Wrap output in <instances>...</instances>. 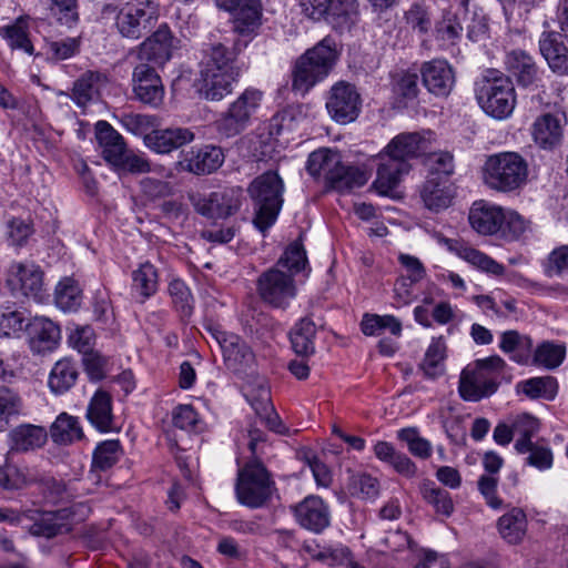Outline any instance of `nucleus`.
Returning <instances> with one entry per match:
<instances>
[{"instance_id": "5fc2aeb1", "label": "nucleus", "mask_w": 568, "mask_h": 568, "mask_svg": "<svg viewBox=\"0 0 568 568\" xmlns=\"http://www.w3.org/2000/svg\"><path fill=\"white\" fill-rule=\"evenodd\" d=\"M397 438L407 445L408 452L419 458L428 459L433 454L430 442L419 435L416 427H406L397 432Z\"/></svg>"}, {"instance_id": "338daca9", "label": "nucleus", "mask_w": 568, "mask_h": 568, "mask_svg": "<svg viewBox=\"0 0 568 568\" xmlns=\"http://www.w3.org/2000/svg\"><path fill=\"white\" fill-rule=\"evenodd\" d=\"M406 23L419 33H427L432 27V17L428 9L420 4L414 3L405 12Z\"/></svg>"}, {"instance_id": "c85d7f7f", "label": "nucleus", "mask_w": 568, "mask_h": 568, "mask_svg": "<svg viewBox=\"0 0 568 568\" xmlns=\"http://www.w3.org/2000/svg\"><path fill=\"white\" fill-rule=\"evenodd\" d=\"M95 136L102 148L103 159L116 168L126 154L125 142L122 135L106 121H99L95 125Z\"/></svg>"}, {"instance_id": "ea45409f", "label": "nucleus", "mask_w": 568, "mask_h": 568, "mask_svg": "<svg viewBox=\"0 0 568 568\" xmlns=\"http://www.w3.org/2000/svg\"><path fill=\"white\" fill-rule=\"evenodd\" d=\"M368 179L369 175L364 169L342 163L327 187L339 193L351 192L365 185Z\"/></svg>"}, {"instance_id": "dca6fc26", "label": "nucleus", "mask_w": 568, "mask_h": 568, "mask_svg": "<svg viewBox=\"0 0 568 568\" xmlns=\"http://www.w3.org/2000/svg\"><path fill=\"white\" fill-rule=\"evenodd\" d=\"M132 87L135 98L152 108H158L164 98V88L154 67L141 61L132 73Z\"/></svg>"}, {"instance_id": "a18cd8bd", "label": "nucleus", "mask_w": 568, "mask_h": 568, "mask_svg": "<svg viewBox=\"0 0 568 568\" xmlns=\"http://www.w3.org/2000/svg\"><path fill=\"white\" fill-rule=\"evenodd\" d=\"M158 284V271L154 265L149 262L141 264L140 267L132 273V291L138 294L141 303L155 294Z\"/></svg>"}, {"instance_id": "a878e982", "label": "nucleus", "mask_w": 568, "mask_h": 568, "mask_svg": "<svg viewBox=\"0 0 568 568\" xmlns=\"http://www.w3.org/2000/svg\"><path fill=\"white\" fill-rule=\"evenodd\" d=\"M324 21L334 31H351L359 21L358 0H329Z\"/></svg>"}, {"instance_id": "e433bc0d", "label": "nucleus", "mask_w": 568, "mask_h": 568, "mask_svg": "<svg viewBox=\"0 0 568 568\" xmlns=\"http://www.w3.org/2000/svg\"><path fill=\"white\" fill-rule=\"evenodd\" d=\"M498 531L508 544L517 545L527 532V517L523 509L514 507L504 514L497 523Z\"/></svg>"}, {"instance_id": "7ed1b4c3", "label": "nucleus", "mask_w": 568, "mask_h": 568, "mask_svg": "<svg viewBox=\"0 0 568 568\" xmlns=\"http://www.w3.org/2000/svg\"><path fill=\"white\" fill-rule=\"evenodd\" d=\"M241 51L236 42L232 49L222 43L213 44L201 64L197 88L200 94L209 101H221L233 91L241 70L236 64Z\"/></svg>"}, {"instance_id": "7c9ffc66", "label": "nucleus", "mask_w": 568, "mask_h": 568, "mask_svg": "<svg viewBox=\"0 0 568 568\" xmlns=\"http://www.w3.org/2000/svg\"><path fill=\"white\" fill-rule=\"evenodd\" d=\"M505 64L519 85L527 88L537 82L538 67L527 52L523 50L510 51L506 55Z\"/></svg>"}, {"instance_id": "c03bdc74", "label": "nucleus", "mask_w": 568, "mask_h": 568, "mask_svg": "<svg viewBox=\"0 0 568 568\" xmlns=\"http://www.w3.org/2000/svg\"><path fill=\"white\" fill-rule=\"evenodd\" d=\"M50 436L57 444L68 445L83 437L79 419L67 413H61L51 425Z\"/></svg>"}, {"instance_id": "09e8293b", "label": "nucleus", "mask_w": 568, "mask_h": 568, "mask_svg": "<svg viewBox=\"0 0 568 568\" xmlns=\"http://www.w3.org/2000/svg\"><path fill=\"white\" fill-rule=\"evenodd\" d=\"M54 301L62 311H77L82 303L79 284L70 277L61 280L55 287Z\"/></svg>"}, {"instance_id": "a211bd4d", "label": "nucleus", "mask_w": 568, "mask_h": 568, "mask_svg": "<svg viewBox=\"0 0 568 568\" xmlns=\"http://www.w3.org/2000/svg\"><path fill=\"white\" fill-rule=\"evenodd\" d=\"M326 108L336 122L349 123L358 115L359 94L353 85L339 82L331 89Z\"/></svg>"}, {"instance_id": "39448f33", "label": "nucleus", "mask_w": 568, "mask_h": 568, "mask_svg": "<svg viewBox=\"0 0 568 568\" xmlns=\"http://www.w3.org/2000/svg\"><path fill=\"white\" fill-rule=\"evenodd\" d=\"M337 58L335 40L329 36L325 37L297 59L293 71V90L302 94L308 92L329 74Z\"/></svg>"}, {"instance_id": "f8f14e48", "label": "nucleus", "mask_w": 568, "mask_h": 568, "mask_svg": "<svg viewBox=\"0 0 568 568\" xmlns=\"http://www.w3.org/2000/svg\"><path fill=\"white\" fill-rule=\"evenodd\" d=\"M206 331L221 348L227 368L233 372H243L253 364V352L237 335L224 332L214 325L206 326Z\"/></svg>"}, {"instance_id": "b1692460", "label": "nucleus", "mask_w": 568, "mask_h": 568, "mask_svg": "<svg viewBox=\"0 0 568 568\" xmlns=\"http://www.w3.org/2000/svg\"><path fill=\"white\" fill-rule=\"evenodd\" d=\"M504 210L486 201H476L470 207L468 220L471 227L479 234L493 235L503 225Z\"/></svg>"}, {"instance_id": "de8ad7c7", "label": "nucleus", "mask_w": 568, "mask_h": 568, "mask_svg": "<svg viewBox=\"0 0 568 568\" xmlns=\"http://www.w3.org/2000/svg\"><path fill=\"white\" fill-rule=\"evenodd\" d=\"M446 357V344L443 337L433 338L419 367L428 378H436L444 374V359Z\"/></svg>"}, {"instance_id": "6e6d98bb", "label": "nucleus", "mask_w": 568, "mask_h": 568, "mask_svg": "<svg viewBox=\"0 0 568 568\" xmlns=\"http://www.w3.org/2000/svg\"><path fill=\"white\" fill-rule=\"evenodd\" d=\"M0 36L8 41L11 49L22 50L30 55L34 53L33 44L28 37L27 27L21 19L13 24L0 28Z\"/></svg>"}, {"instance_id": "1a4fd4ad", "label": "nucleus", "mask_w": 568, "mask_h": 568, "mask_svg": "<svg viewBox=\"0 0 568 568\" xmlns=\"http://www.w3.org/2000/svg\"><path fill=\"white\" fill-rule=\"evenodd\" d=\"M274 490L271 473L255 456L239 469L235 495L241 505L251 509L261 508L271 499Z\"/></svg>"}, {"instance_id": "ddd939ff", "label": "nucleus", "mask_w": 568, "mask_h": 568, "mask_svg": "<svg viewBox=\"0 0 568 568\" xmlns=\"http://www.w3.org/2000/svg\"><path fill=\"white\" fill-rule=\"evenodd\" d=\"M21 517L32 521L29 532L38 537L53 538L69 532L72 528V514L67 508L55 511L28 509L21 514Z\"/></svg>"}, {"instance_id": "f257e3e1", "label": "nucleus", "mask_w": 568, "mask_h": 568, "mask_svg": "<svg viewBox=\"0 0 568 568\" xmlns=\"http://www.w3.org/2000/svg\"><path fill=\"white\" fill-rule=\"evenodd\" d=\"M429 139L418 132L400 133L393 138L377 155V175L372 187L381 195H388L408 174L410 160L426 153Z\"/></svg>"}, {"instance_id": "864d4df0", "label": "nucleus", "mask_w": 568, "mask_h": 568, "mask_svg": "<svg viewBox=\"0 0 568 568\" xmlns=\"http://www.w3.org/2000/svg\"><path fill=\"white\" fill-rule=\"evenodd\" d=\"M523 393L531 398H544L551 400L558 392V384L552 376H541L529 378L521 384Z\"/></svg>"}, {"instance_id": "774afa93", "label": "nucleus", "mask_w": 568, "mask_h": 568, "mask_svg": "<svg viewBox=\"0 0 568 568\" xmlns=\"http://www.w3.org/2000/svg\"><path fill=\"white\" fill-rule=\"evenodd\" d=\"M28 484L22 469L13 464L6 463L0 466V487L7 490L21 489Z\"/></svg>"}, {"instance_id": "9d476101", "label": "nucleus", "mask_w": 568, "mask_h": 568, "mask_svg": "<svg viewBox=\"0 0 568 568\" xmlns=\"http://www.w3.org/2000/svg\"><path fill=\"white\" fill-rule=\"evenodd\" d=\"M262 98V91L254 88L245 89L214 122L216 132L226 139L241 134L251 124Z\"/></svg>"}, {"instance_id": "bb28decb", "label": "nucleus", "mask_w": 568, "mask_h": 568, "mask_svg": "<svg viewBox=\"0 0 568 568\" xmlns=\"http://www.w3.org/2000/svg\"><path fill=\"white\" fill-rule=\"evenodd\" d=\"M444 242L449 251L454 252L458 257L463 258L474 267L496 276L504 274L505 266L493 260L487 254L458 240L445 239Z\"/></svg>"}, {"instance_id": "bf43d9fd", "label": "nucleus", "mask_w": 568, "mask_h": 568, "mask_svg": "<svg viewBox=\"0 0 568 568\" xmlns=\"http://www.w3.org/2000/svg\"><path fill=\"white\" fill-rule=\"evenodd\" d=\"M528 456L526 463L539 470L551 468L554 463V455L551 448L545 440L532 442L527 445Z\"/></svg>"}, {"instance_id": "052dcab7", "label": "nucleus", "mask_w": 568, "mask_h": 568, "mask_svg": "<svg viewBox=\"0 0 568 568\" xmlns=\"http://www.w3.org/2000/svg\"><path fill=\"white\" fill-rule=\"evenodd\" d=\"M50 10L59 23L68 28L79 21L78 0H50Z\"/></svg>"}, {"instance_id": "2eb2a0df", "label": "nucleus", "mask_w": 568, "mask_h": 568, "mask_svg": "<svg viewBox=\"0 0 568 568\" xmlns=\"http://www.w3.org/2000/svg\"><path fill=\"white\" fill-rule=\"evenodd\" d=\"M179 40L173 36L166 23L149 36L136 48V57L140 61L152 62L156 65H164L178 48Z\"/></svg>"}, {"instance_id": "a19ab883", "label": "nucleus", "mask_w": 568, "mask_h": 568, "mask_svg": "<svg viewBox=\"0 0 568 568\" xmlns=\"http://www.w3.org/2000/svg\"><path fill=\"white\" fill-rule=\"evenodd\" d=\"M315 323L310 317L301 318L290 332L293 351L300 356H310L315 352Z\"/></svg>"}, {"instance_id": "412c9836", "label": "nucleus", "mask_w": 568, "mask_h": 568, "mask_svg": "<svg viewBox=\"0 0 568 568\" xmlns=\"http://www.w3.org/2000/svg\"><path fill=\"white\" fill-rule=\"evenodd\" d=\"M30 349L33 354L43 355L53 352L61 339L58 324L48 317H34L27 324Z\"/></svg>"}, {"instance_id": "aec40b11", "label": "nucleus", "mask_w": 568, "mask_h": 568, "mask_svg": "<svg viewBox=\"0 0 568 568\" xmlns=\"http://www.w3.org/2000/svg\"><path fill=\"white\" fill-rule=\"evenodd\" d=\"M564 119L559 114L546 112L535 119L530 134L535 144L544 151H554L564 140Z\"/></svg>"}, {"instance_id": "4c0bfd02", "label": "nucleus", "mask_w": 568, "mask_h": 568, "mask_svg": "<svg viewBox=\"0 0 568 568\" xmlns=\"http://www.w3.org/2000/svg\"><path fill=\"white\" fill-rule=\"evenodd\" d=\"M532 339L510 329L501 334L499 347L504 353L510 354V358L518 364H528L532 354Z\"/></svg>"}, {"instance_id": "c756f323", "label": "nucleus", "mask_w": 568, "mask_h": 568, "mask_svg": "<svg viewBox=\"0 0 568 568\" xmlns=\"http://www.w3.org/2000/svg\"><path fill=\"white\" fill-rule=\"evenodd\" d=\"M87 418L92 426L102 433L115 429L112 397L108 392L99 389L94 393L87 408Z\"/></svg>"}, {"instance_id": "9b49d317", "label": "nucleus", "mask_w": 568, "mask_h": 568, "mask_svg": "<svg viewBox=\"0 0 568 568\" xmlns=\"http://www.w3.org/2000/svg\"><path fill=\"white\" fill-rule=\"evenodd\" d=\"M243 193L241 186H226L207 195L190 193L189 200L199 214L209 219H226L240 210Z\"/></svg>"}, {"instance_id": "69168bd1", "label": "nucleus", "mask_w": 568, "mask_h": 568, "mask_svg": "<svg viewBox=\"0 0 568 568\" xmlns=\"http://www.w3.org/2000/svg\"><path fill=\"white\" fill-rule=\"evenodd\" d=\"M69 345L82 355L93 351L95 334L91 326H78L68 337Z\"/></svg>"}, {"instance_id": "680f3d73", "label": "nucleus", "mask_w": 568, "mask_h": 568, "mask_svg": "<svg viewBox=\"0 0 568 568\" xmlns=\"http://www.w3.org/2000/svg\"><path fill=\"white\" fill-rule=\"evenodd\" d=\"M393 90L405 99H415L419 92L418 75L414 72L399 71L392 75Z\"/></svg>"}, {"instance_id": "5701e85b", "label": "nucleus", "mask_w": 568, "mask_h": 568, "mask_svg": "<svg viewBox=\"0 0 568 568\" xmlns=\"http://www.w3.org/2000/svg\"><path fill=\"white\" fill-rule=\"evenodd\" d=\"M297 523L315 534L329 526L331 516L327 505L318 496H308L294 507Z\"/></svg>"}, {"instance_id": "f03ea898", "label": "nucleus", "mask_w": 568, "mask_h": 568, "mask_svg": "<svg viewBox=\"0 0 568 568\" xmlns=\"http://www.w3.org/2000/svg\"><path fill=\"white\" fill-rule=\"evenodd\" d=\"M307 265L306 252L298 242L290 244L276 264L256 281L261 300L275 308H286L297 294L295 275Z\"/></svg>"}, {"instance_id": "4468645a", "label": "nucleus", "mask_w": 568, "mask_h": 568, "mask_svg": "<svg viewBox=\"0 0 568 568\" xmlns=\"http://www.w3.org/2000/svg\"><path fill=\"white\" fill-rule=\"evenodd\" d=\"M226 11H236L234 31L244 38H253L262 24L261 0H215Z\"/></svg>"}, {"instance_id": "f3484780", "label": "nucleus", "mask_w": 568, "mask_h": 568, "mask_svg": "<svg viewBox=\"0 0 568 568\" xmlns=\"http://www.w3.org/2000/svg\"><path fill=\"white\" fill-rule=\"evenodd\" d=\"M422 82L429 93L446 98L456 83V72L445 59H433L420 67Z\"/></svg>"}, {"instance_id": "3c124183", "label": "nucleus", "mask_w": 568, "mask_h": 568, "mask_svg": "<svg viewBox=\"0 0 568 568\" xmlns=\"http://www.w3.org/2000/svg\"><path fill=\"white\" fill-rule=\"evenodd\" d=\"M514 435L519 438L515 443V449L518 454L527 453V445L532 443V436L539 430V422L530 414H520L511 423Z\"/></svg>"}, {"instance_id": "37998d69", "label": "nucleus", "mask_w": 568, "mask_h": 568, "mask_svg": "<svg viewBox=\"0 0 568 568\" xmlns=\"http://www.w3.org/2000/svg\"><path fill=\"white\" fill-rule=\"evenodd\" d=\"M466 0H459L456 10H454V6L444 9L442 20L436 24L437 36L442 40L454 43L460 38L463 32L460 14H465V10L462 8Z\"/></svg>"}, {"instance_id": "2f4dec72", "label": "nucleus", "mask_w": 568, "mask_h": 568, "mask_svg": "<svg viewBox=\"0 0 568 568\" xmlns=\"http://www.w3.org/2000/svg\"><path fill=\"white\" fill-rule=\"evenodd\" d=\"M374 454L381 462L388 464L397 474L406 478H414L417 475V465L388 442H377L374 446Z\"/></svg>"}, {"instance_id": "79ce46f5", "label": "nucleus", "mask_w": 568, "mask_h": 568, "mask_svg": "<svg viewBox=\"0 0 568 568\" xmlns=\"http://www.w3.org/2000/svg\"><path fill=\"white\" fill-rule=\"evenodd\" d=\"M423 500L432 506L436 514L449 517L454 511V503L450 494L438 487L434 481L424 479L419 485Z\"/></svg>"}, {"instance_id": "4be33fe9", "label": "nucleus", "mask_w": 568, "mask_h": 568, "mask_svg": "<svg viewBox=\"0 0 568 568\" xmlns=\"http://www.w3.org/2000/svg\"><path fill=\"white\" fill-rule=\"evenodd\" d=\"M224 162V153L220 146L203 145L200 148H192L183 154L179 166L181 170L196 174L204 175L215 172Z\"/></svg>"}, {"instance_id": "72a5a7b5", "label": "nucleus", "mask_w": 568, "mask_h": 568, "mask_svg": "<svg viewBox=\"0 0 568 568\" xmlns=\"http://www.w3.org/2000/svg\"><path fill=\"white\" fill-rule=\"evenodd\" d=\"M48 439L47 430L41 426L20 425L10 433V448L14 452H29L42 447Z\"/></svg>"}, {"instance_id": "393cba45", "label": "nucleus", "mask_w": 568, "mask_h": 568, "mask_svg": "<svg viewBox=\"0 0 568 568\" xmlns=\"http://www.w3.org/2000/svg\"><path fill=\"white\" fill-rule=\"evenodd\" d=\"M193 140L194 133L186 128L152 130L144 138L146 146L161 154L170 153Z\"/></svg>"}, {"instance_id": "f704fd0d", "label": "nucleus", "mask_w": 568, "mask_h": 568, "mask_svg": "<svg viewBox=\"0 0 568 568\" xmlns=\"http://www.w3.org/2000/svg\"><path fill=\"white\" fill-rule=\"evenodd\" d=\"M420 197L430 211L438 212L447 209L453 199L448 180L428 178L422 187Z\"/></svg>"}, {"instance_id": "20e7f679", "label": "nucleus", "mask_w": 568, "mask_h": 568, "mask_svg": "<svg viewBox=\"0 0 568 568\" xmlns=\"http://www.w3.org/2000/svg\"><path fill=\"white\" fill-rule=\"evenodd\" d=\"M102 17L114 18L115 29L122 38L139 40L158 23L160 4L156 0H129L121 6L106 3Z\"/></svg>"}, {"instance_id": "6e6552de", "label": "nucleus", "mask_w": 568, "mask_h": 568, "mask_svg": "<svg viewBox=\"0 0 568 568\" xmlns=\"http://www.w3.org/2000/svg\"><path fill=\"white\" fill-rule=\"evenodd\" d=\"M528 179L527 161L516 152H501L488 156L484 166V181L498 192H514Z\"/></svg>"}, {"instance_id": "13d9d810", "label": "nucleus", "mask_w": 568, "mask_h": 568, "mask_svg": "<svg viewBox=\"0 0 568 568\" xmlns=\"http://www.w3.org/2000/svg\"><path fill=\"white\" fill-rule=\"evenodd\" d=\"M172 303L182 317H189L193 312V296L190 288L181 280H173L169 284Z\"/></svg>"}, {"instance_id": "603ef678", "label": "nucleus", "mask_w": 568, "mask_h": 568, "mask_svg": "<svg viewBox=\"0 0 568 568\" xmlns=\"http://www.w3.org/2000/svg\"><path fill=\"white\" fill-rule=\"evenodd\" d=\"M101 79V74L94 71H87L79 77L72 88V100L79 106H85L90 101L93 100L98 92L97 84Z\"/></svg>"}, {"instance_id": "0eeeda50", "label": "nucleus", "mask_w": 568, "mask_h": 568, "mask_svg": "<svg viewBox=\"0 0 568 568\" xmlns=\"http://www.w3.org/2000/svg\"><path fill=\"white\" fill-rule=\"evenodd\" d=\"M284 183L274 171L256 176L248 185L247 193L254 206L253 223L265 233L276 221L283 205Z\"/></svg>"}, {"instance_id": "49530a36", "label": "nucleus", "mask_w": 568, "mask_h": 568, "mask_svg": "<svg viewBox=\"0 0 568 568\" xmlns=\"http://www.w3.org/2000/svg\"><path fill=\"white\" fill-rule=\"evenodd\" d=\"M361 329L366 336L379 335L387 329L392 335H402V322L394 315L364 314L361 322Z\"/></svg>"}, {"instance_id": "473e14b6", "label": "nucleus", "mask_w": 568, "mask_h": 568, "mask_svg": "<svg viewBox=\"0 0 568 568\" xmlns=\"http://www.w3.org/2000/svg\"><path fill=\"white\" fill-rule=\"evenodd\" d=\"M342 163V156L337 151L318 149L308 155L306 170L312 176H323L327 185Z\"/></svg>"}, {"instance_id": "0e129e2a", "label": "nucleus", "mask_w": 568, "mask_h": 568, "mask_svg": "<svg viewBox=\"0 0 568 568\" xmlns=\"http://www.w3.org/2000/svg\"><path fill=\"white\" fill-rule=\"evenodd\" d=\"M418 282L399 275L393 287V298L396 307L409 305L417 297L416 285Z\"/></svg>"}, {"instance_id": "8fccbe9b", "label": "nucleus", "mask_w": 568, "mask_h": 568, "mask_svg": "<svg viewBox=\"0 0 568 568\" xmlns=\"http://www.w3.org/2000/svg\"><path fill=\"white\" fill-rule=\"evenodd\" d=\"M566 347L552 342H542L531 354V363L547 369L557 368L565 359Z\"/></svg>"}, {"instance_id": "4d7b16f0", "label": "nucleus", "mask_w": 568, "mask_h": 568, "mask_svg": "<svg viewBox=\"0 0 568 568\" xmlns=\"http://www.w3.org/2000/svg\"><path fill=\"white\" fill-rule=\"evenodd\" d=\"M121 454L119 440L102 442L93 453L92 466L99 470H106L118 463Z\"/></svg>"}, {"instance_id": "423d86ee", "label": "nucleus", "mask_w": 568, "mask_h": 568, "mask_svg": "<svg viewBox=\"0 0 568 568\" xmlns=\"http://www.w3.org/2000/svg\"><path fill=\"white\" fill-rule=\"evenodd\" d=\"M475 95L485 113L495 119L508 118L516 105L510 77L497 69H487L475 82Z\"/></svg>"}, {"instance_id": "cd10ccee", "label": "nucleus", "mask_w": 568, "mask_h": 568, "mask_svg": "<svg viewBox=\"0 0 568 568\" xmlns=\"http://www.w3.org/2000/svg\"><path fill=\"white\" fill-rule=\"evenodd\" d=\"M539 50L552 72L568 75V48L556 32H544L539 40Z\"/></svg>"}, {"instance_id": "58836bf2", "label": "nucleus", "mask_w": 568, "mask_h": 568, "mask_svg": "<svg viewBox=\"0 0 568 568\" xmlns=\"http://www.w3.org/2000/svg\"><path fill=\"white\" fill-rule=\"evenodd\" d=\"M11 274L20 284L23 295L40 298L43 290V273L33 264L12 265Z\"/></svg>"}, {"instance_id": "c9c22d12", "label": "nucleus", "mask_w": 568, "mask_h": 568, "mask_svg": "<svg viewBox=\"0 0 568 568\" xmlns=\"http://www.w3.org/2000/svg\"><path fill=\"white\" fill-rule=\"evenodd\" d=\"M78 377L77 363L65 357L53 365L49 374L48 385L52 393L64 394L75 385Z\"/></svg>"}, {"instance_id": "6ab92c4d", "label": "nucleus", "mask_w": 568, "mask_h": 568, "mask_svg": "<svg viewBox=\"0 0 568 568\" xmlns=\"http://www.w3.org/2000/svg\"><path fill=\"white\" fill-rule=\"evenodd\" d=\"M498 388L495 377L484 369L465 367L459 376L458 393L467 402H479L491 396Z\"/></svg>"}, {"instance_id": "e2e57ef3", "label": "nucleus", "mask_w": 568, "mask_h": 568, "mask_svg": "<svg viewBox=\"0 0 568 568\" xmlns=\"http://www.w3.org/2000/svg\"><path fill=\"white\" fill-rule=\"evenodd\" d=\"M426 164L430 174L428 178L442 180V176H444L447 179L454 172L453 155L448 152H433L428 154Z\"/></svg>"}]
</instances>
